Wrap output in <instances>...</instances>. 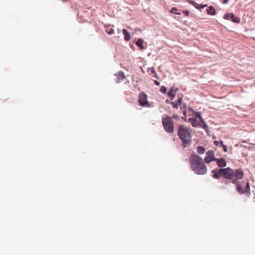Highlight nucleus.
Segmentation results:
<instances>
[{
  "label": "nucleus",
  "instance_id": "bb28decb",
  "mask_svg": "<svg viewBox=\"0 0 255 255\" xmlns=\"http://www.w3.org/2000/svg\"><path fill=\"white\" fill-rule=\"evenodd\" d=\"M229 0H223V3L226 4L228 2Z\"/></svg>",
  "mask_w": 255,
  "mask_h": 255
},
{
  "label": "nucleus",
  "instance_id": "f03ea898",
  "mask_svg": "<svg viewBox=\"0 0 255 255\" xmlns=\"http://www.w3.org/2000/svg\"><path fill=\"white\" fill-rule=\"evenodd\" d=\"M219 172L224 178L232 180L233 183H236L237 180L242 179L244 177V172L242 169L234 170L230 167L220 168Z\"/></svg>",
  "mask_w": 255,
  "mask_h": 255
},
{
  "label": "nucleus",
  "instance_id": "f8f14e48",
  "mask_svg": "<svg viewBox=\"0 0 255 255\" xmlns=\"http://www.w3.org/2000/svg\"><path fill=\"white\" fill-rule=\"evenodd\" d=\"M177 90V88H174L173 87H172L170 89L169 91L167 93V95L169 97H171V98H170L171 100H173V98L175 97V94H173V93L176 92Z\"/></svg>",
  "mask_w": 255,
  "mask_h": 255
},
{
  "label": "nucleus",
  "instance_id": "20e7f679",
  "mask_svg": "<svg viewBox=\"0 0 255 255\" xmlns=\"http://www.w3.org/2000/svg\"><path fill=\"white\" fill-rule=\"evenodd\" d=\"M178 135L182 142L188 144L191 141V131L189 129L183 125H180L178 128Z\"/></svg>",
  "mask_w": 255,
  "mask_h": 255
},
{
  "label": "nucleus",
  "instance_id": "9b49d317",
  "mask_svg": "<svg viewBox=\"0 0 255 255\" xmlns=\"http://www.w3.org/2000/svg\"><path fill=\"white\" fill-rule=\"evenodd\" d=\"M187 1L192 4V5L194 6L197 9H200L203 8L207 6L206 4H198L195 1L192 0H187Z\"/></svg>",
  "mask_w": 255,
  "mask_h": 255
},
{
  "label": "nucleus",
  "instance_id": "aec40b11",
  "mask_svg": "<svg viewBox=\"0 0 255 255\" xmlns=\"http://www.w3.org/2000/svg\"><path fill=\"white\" fill-rule=\"evenodd\" d=\"M109 34H113L114 33V30L113 28H110L106 30Z\"/></svg>",
  "mask_w": 255,
  "mask_h": 255
},
{
  "label": "nucleus",
  "instance_id": "0eeeda50",
  "mask_svg": "<svg viewBox=\"0 0 255 255\" xmlns=\"http://www.w3.org/2000/svg\"><path fill=\"white\" fill-rule=\"evenodd\" d=\"M138 102L142 107H149V104L147 101V96L145 93H141L139 95Z\"/></svg>",
  "mask_w": 255,
  "mask_h": 255
},
{
  "label": "nucleus",
  "instance_id": "1a4fd4ad",
  "mask_svg": "<svg viewBox=\"0 0 255 255\" xmlns=\"http://www.w3.org/2000/svg\"><path fill=\"white\" fill-rule=\"evenodd\" d=\"M224 18L227 20H231L235 23H239L240 21V18L236 17L233 13H229L225 14Z\"/></svg>",
  "mask_w": 255,
  "mask_h": 255
},
{
  "label": "nucleus",
  "instance_id": "a878e982",
  "mask_svg": "<svg viewBox=\"0 0 255 255\" xmlns=\"http://www.w3.org/2000/svg\"><path fill=\"white\" fill-rule=\"evenodd\" d=\"M214 144L216 145V146H218L219 145V144L220 143V142H219L218 141H216V140H215L214 141Z\"/></svg>",
  "mask_w": 255,
  "mask_h": 255
},
{
  "label": "nucleus",
  "instance_id": "6e6552de",
  "mask_svg": "<svg viewBox=\"0 0 255 255\" xmlns=\"http://www.w3.org/2000/svg\"><path fill=\"white\" fill-rule=\"evenodd\" d=\"M210 152L208 151V163L212 161H216L218 165L221 167H224L226 166V162L224 158L217 159L216 158H210Z\"/></svg>",
  "mask_w": 255,
  "mask_h": 255
},
{
  "label": "nucleus",
  "instance_id": "7ed1b4c3",
  "mask_svg": "<svg viewBox=\"0 0 255 255\" xmlns=\"http://www.w3.org/2000/svg\"><path fill=\"white\" fill-rule=\"evenodd\" d=\"M191 167L195 173L204 174L206 172V167L203 159L197 154H192L189 158Z\"/></svg>",
  "mask_w": 255,
  "mask_h": 255
},
{
  "label": "nucleus",
  "instance_id": "393cba45",
  "mask_svg": "<svg viewBox=\"0 0 255 255\" xmlns=\"http://www.w3.org/2000/svg\"><path fill=\"white\" fill-rule=\"evenodd\" d=\"M173 117L175 119H178L179 118V116L177 115L174 114Z\"/></svg>",
  "mask_w": 255,
  "mask_h": 255
},
{
  "label": "nucleus",
  "instance_id": "c85d7f7f",
  "mask_svg": "<svg viewBox=\"0 0 255 255\" xmlns=\"http://www.w3.org/2000/svg\"><path fill=\"white\" fill-rule=\"evenodd\" d=\"M204 161L206 163H207V156H206V157H205L204 158Z\"/></svg>",
  "mask_w": 255,
  "mask_h": 255
},
{
  "label": "nucleus",
  "instance_id": "c756f323",
  "mask_svg": "<svg viewBox=\"0 0 255 255\" xmlns=\"http://www.w3.org/2000/svg\"><path fill=\"white\" fill-rule=\"evenodd\" d=\"M154 74V77L158 79V77L157 76V73H156V74Z\"/></svg>",
  "mask_w": 255,
  "mask_h": 255
},
{
  "label": "nucleus",
  "instance_id": "2eb2a0df",
  "mask_svg": "<svg viewBox=\"0 0 255 255\" xmlns=\"http://www.w3.org/2000/svg\"><path fill=\"white\" fill-rule=\"evenodd\" d=\"M212 172L213 173V177L214 178L218 179L221 175L219 172V169L218 170H217V169L213 170Z\"/></svg>",
  "mask_w": 255,
  "mask_h": 255
},
{
  "label": "nucleus",
  "instance_id": "4be33fe9",
  "mask_svg": "<svg viewBox=\"0 0 255 255\" xmlns=\"http://www.w3.org/2000/svg\"><path fill=\"white\" fill-rule=\"evenodd\" d=\"M148 71H150V72H151L153 74H156V71H155V70H154V68H153V67L148 68Z\"/></svg>",
  "mask_w": 255,
  "mask_h": 255
},
{
  "label": "nucleus",
  "instance_id": "4468645a",
  "mask_svg": "<svg viewBox=\"0 0 255 255\" xmlns=\"http://www.w3.org/2000/svg\"><path fill=\"white\" fill-rule=\"evenodd\" d=\"M143 40L141 39V38H139L137 40V41H136V45L141 49H144V46H143Z\"/></svg>",
  "mask_w": 255,
  "mask_h": 255
},
{
  "label": "nucleus",
  "instance_id": "a211bd4d",
  "mask_svg": "<svg viewBox=\"0 0 255 255\" xmlns=\"http://www.w3.org/2000/svg\"><path fill=\"white\" fill-rule=\"evenodd\" d=\"M159 91L163 93H166L167 91V88L164 86H163L160 88Z\"/></svg>",
  "mask_w": 255,
  "mask_h": 255
},
{
  "label": "nucleus",
  "instance_id": "5701e85b",
  "mask_svg": "<svg viewBox=\"0 0 255 255\" xmlns=\"http://www.w3.org/2000/svg\"><path fill=\"white\" fill-rule=\"evenodd\" d=\"M183 12L186 16H188L189 14V11L188 10H183Z\"/></svg>",
  "mask_w": 255,
  "mask_h": 255
},
{
  "label": "nucleus",
  "instance_id": "ddd939ff",
  "mask_svg": "<svg viewBox=\"0 0 255 255\" xmlns=\"http://www.w3.org/2000/svg\"><path fill=\"white\" fill-rule=\"evenodd\" d=\"M123 34L124 35V39L126 41H129L130 39V35L126 29H123Z\"/></svg>",
  "mask_w": 255,
  "mask_h": 255
},
{
  "label": "nucleus",
  "instance_id": "412c9836",
  "mask_svg": "<svg viewBox=\"0 0 255 255\" xmlns=\"http://www.w3.org/2000/svg\"><path fill=\"white\" fill-rule=\"evenodd\" d=\"M220 144L223 146L224 151L225 152H227V146L223 144V142L222 141H220Z\"/></svg>",
  "mask_w": 255,
  "mask_h": 255
},
{
  "label": "nucleus",
  "instance_id": "f3484780",
  "mask_svg": "<svg viewBox=\"0 0 255 255\" xmlns=\"http://www.w3.org/2000/svg\"><path fill=\"white\" fill-rule=\"evenodd\" d=\"M205 151V149L201 146H199L197 147V152L200 154H203L204 153Z\"/></svg>",
  "mask_w": 255,
  "mask_h": 255
},
{
  "label": "nucleus",
  "instance_id": "6ab92c4d",
  "mask_svg": "<svg viewBox=\"0 0 255 255\" xmlns=\"http://www.w3.org/2000/svg\"><path fill=\"white\" fill-rule=\"evenodd\" d=\"M177 9L176 7H172L171 9V12L177 14H180V13L177 12Z\"/></svg>",
  "mask_w": 255,
  "mask_h": 255
},
{
  "label": "nucleus",
  "instance_id": "f257e3e1",
  "mask_svg": "<svg viewBox=\"0 0 255 255\" xmlns=\"http://www.w3.org/2000/svg\"><path fill=\"white\" fill-rule=\"evenodd\" d=\"M182 98H179L177 102H170L172 105V107L175 108H177L178 106L180 107V110L182 111L183 114L184 116H186L187 113L188 115H191L192 117L189 118L188 121L190 123L192 126L197 127L201 123H204L200 114L198 113H195L192 110H189L187 112L185 109V105L182 102Z\"/></svg>",
  "mask_w": 255,
  "mask_h": 255
},
{
  "label": "nucleus",
  "instance_id": "9d476101",
  "mask_svg": "<svg viewBox=\"0 0 255 255\" xmlns=\"http://www.w3.org/2000/svg\"><path fill=\"white\" fill-rule=\"evenodd\" d=\"M115 76L116 77V81L117 83L123 82L126 78V76L124 74V73L122 71H120L117 73L115 74Z\"/></svg>",
  "mask_w": 255,
  "mask_h": 255
},
{
  "label": "nucleus",
  "instance_id": "b1692460",
  "mask_svg": "<svg viewBox=\"0 0 255 255\" xmlns=\"http://www.w3.org/2000/svg\"><path fill=\"white\" fill-rule=\"evenodd\" d=\"M154 83L157 86H159L160 85V83L156 80H154Z\"/></svg>",
  "mask_w": 255,
  "mask_h": 255
},
{
  "label": "nucleus",
  "instance_id": "cd10ccee",
  "mask_svg": "<svg viewBox=\"0 0 255 255\" xmlns=\"http://www.w3.org/2000/svg\"><path fill=\"white\" fill-rule=\"evenodd\" d=\"M210 152V158H214V157H213V155H212V153H213V152L212 151H209Z\"/></svg>",
  "mask_w": 255,
  "mask_h": 255
},
{
  "label": "nucleus",
  "instance_id": "dca6fc26",
  "mask_svg": "<svg viewBox=\"0 0 255 255\" xmlns=\"http://www.w3.org/2000/svg\"><path fill=\"white\" fill-rule=\"evenodd\" d=\"M216 14V10L214 6H210L208 7V14L215 15Z\"/></svg>",
  "mask_w": 255,
  "mask_h": 255
},
{
  "label": "nucleus",
  "instance_id": "423d86ee",
  "mask_svg": "<svg viewBox=\"0 0 255 255\" xmlns=\"http://www.w3.org/2000/svg\"><path fill=\"white\" fill-rule=\"evenodd\" d=\"M237 185V190L240 194H243L246 193H250V187L249 182H245L244 181L239 183L237 181L235 183Z\"/></svg>",
  "mask_w": 255,
  "mask_h": 255
},
{
  "label": "nucleus",
  "instance_id": "39448f33",
  "mask_svg": "<svg viewBox=\"0 0 255 255\" xmlns=\"http://www.w3.org/2000/svg\"><path fill=\"white\" fill-rule=\"evenodd\" d=\"M162 123L165 131L168 133H173L174 129V124L171 118L168 116L162 118Z\"/></svg>",
  "mask_w": 255,
  "mask_h": 255
}]
</instances>
